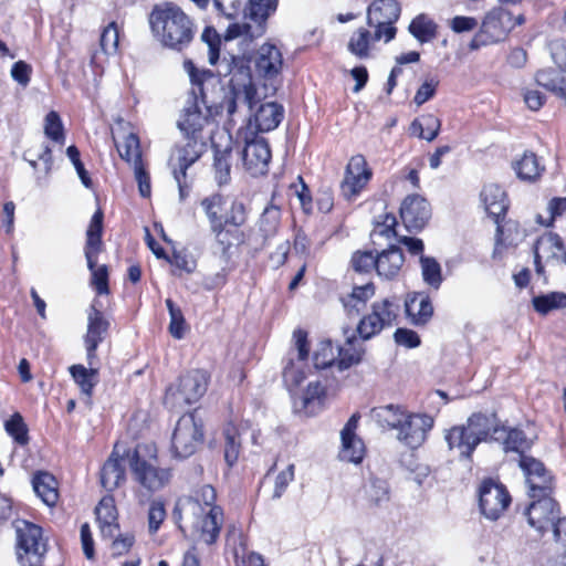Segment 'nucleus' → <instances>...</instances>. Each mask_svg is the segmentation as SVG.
<instances>
[{
  "mask_svg": "<svg viewBox=\"0 0 566 566\" xmlns=\"http://www.w3.org/2000/svg\"><path fill=\"white\" fill-rule=\"evenodd\" d=\"M216 497L211 485H202L193 495L179 499L174 512L184 533L190 531L208 545L216 543L223 523L222 509L214 505Z\"/></svg>",
  "mask_w": 566,
  "mask_h": 566,
  "instance_id": "obj_1",
  "label": "nucleus"
},
{
  "mask_svg": "<svg viewBox=\"0 0 566 566\" xmlns=\"http://www.w3.org/2000/svg\"><path fill=\"white\" fill-rule=\"evenodd\" d=\"M149 24L161 45L176 51L187 48L196 32L192 19L172 2L155 6L149 14Z\"/></svg>",
  "mask_w": 566,
  "mask_h": 566,
  "instance_id": "obj_2",
  "label": "nucleus"
},
{
  "mask_svg": "<svg viewBox=\"0 0 566 566\" xmlns=\"http://www.w3.org/2000/svg\"><path fill=\"white\" fill-rule=\"evenodd\" d=\"M219 74H232L230 80V91L224 95L220 103L221 112H226L229 120H233L239 102L245 103L250 109L258 103V94L250 74V67L245 60L240 56H231V62L226 60L220 65Z\"/></svg>",
  "mask_w": 566,
  "mask_h": 566,
  "instance_id": "obj_3",
  "label": "nucleus"
},
{
  "mask_svg": "<svg viewBox=\"0 0 566 566\" xmlns=\"http://www.w3.org/2000/svg\"><path fill=\"white\" fill-rule=\"evenodd\" d=\"M127 461L133 480L148 492L161 490L171 479L170 470L159 465L154 446L138 444L127 453Z\"/></svg>",
  "mask_w": 566,
  "mask_h": 566,
  "instance_id": "obj_4",
  "label": "nucleus"
},
{
  "mask_svg": "<svg viewBox=\"0 0 566 566\" xmlns=\"http://www.w3.org/2000/svg\"><path fill=\"white\" fill-rule=\"evenodd\" d=\"M189 76L192 88L179 116L177 126L182 136L202 138L201 130L211 115V107L208 105L205 94L207 81L202 78L205 74H198L193 67L190 70Z\"/></svg>",
  "mask_w": 566,
  "mask_h": 566,
  "instance_id": "obj_5",
  "label": "nucleus"
},
{
  "mask_svg": "<svg viewBox=\"0 0 566 566\" xmlns=\"http://www.w3.org/2000/svg\"><path fill=\"white\" fill-rule=\"evenodd\" d=\"M15 532V556L20 566H42L46 553V541L40 526L24 520L13 523Z\"/></svg>",
  "mask_w": 566,
  "mask_h": 566,
  "instance_id": "obj_6",
  "label": "nucleus"
},
{
  "mask_svg": "<svg viewBox=\"0 0 566 566\" xmlns=\"http://www.w3.org/2000/svg\"><path fill=\"white\" fill-rule=\"evenodd\" d=\"M277 0H249L251 23H232L227 28L226 40L241 39V45H248L265 32V20L276 9Z\"/></svg>",
  "mask_w": 566,
  "mask_h": 566,
  "instance_id": "obj_7",
  "label": "nucleus"
},
{
  "mask_svg": "<svg viewBox=\"0 0 566 566\" xmlns=\"http://www.w3.org/2000/svg\"><path fill=\"white\" fill-rule=\"evenodd\" d=\"M202 422L196 415L185 413L179 418L175 427L171 448L176 457L188 458L193 454L202 443Z\"/></svg>",
  "mask_w": 566,
  "mask_h": 566,
  "instance_id": "obj_8",
  "label": "nucleus"
},
{
  "mask_svg": "<svg viewBox=\"0 0 566 566\" xmlns=\"http://www.w3.org/2000/svg\"><path fill=\"white\" fill-rule=\"evenodd\" d=\"M400 7L396 0H376L367 10V23L375 29V39L391 41L396 35L394 23L399 19Z\"/></svg>",
  "mask_w": 566,
  "mask_h": 566,
  "instance_id": "obj_9",
  "label": "nucleus"
},
{
  "mask_svg": "<svg viewBox=\"0 0 566 566\" xmlns=\"http://www.w3.org/2000/svg\"><path fill=\"white\" fill-rule=\"evenodd\" d=\"M397 318V306L390 301L382 300L371 305V311L360 318L357 332L363 340L378 335L384 328L394 325Z\"/></svg>",
  "mask_w": 566,
  "mask_h": 566,
  "instance_id": "obj_10",
  "label": "nucleus"
},
{
  "mask_svg": "<svg viewBox=\"0 0 566 566\" xmlns=\"http://www.w3.org/2000/svg\"><path fill=\"white\" fill-rule=\"evenodd\" d=\"M510 503L511 496L502 484L488 480L480 486V510L486 518L496 521Z\"/></svg>",
  "mask_w": 566,
  "mask_h": 566,
  "instance_id": "obj_11",
  "label": "nucleus"
},
{
  "mask_svg": "<svg viewBox=\"0 0 566 566\" xmlns=\"http://www.w3.org/2000/svg\"><path fill=\"white\" fill-rule=\"evenodd\" d=\"M432 426L433 419L430 416L406 412L397 439L410 448H418L424 442Z\"/></svg>",
  "mask_w": 566,
  "mask_h": 566,
  "instance_id": "obj_12",
  "label": "nucleus"
},
{
  "mask_svg": "<svg viewBox=\"0 0 566 566\" xmlns=\"http://www.w3.org/2000/svg\"><path fill=\"white\" fill-rule=\"evenodd\" d=\"M206 144L202 138L182 136L172 150L169 165L172 171L178 170L186 177L187 169L203 154Z\"/></svg>",
  "mask_w": 566,
  "mask_h": 566,
  "instance_id": "obj_13",
  "label": "nucleus"
},
{
  "mask_svg": "<svg viewBox=\"0 0 566 566\" xmlns=\"http://www.w3.org/2000/svg\"><path fill=\"white\" fill-rule=\"evenodd\" d=\"M294 345L296 349V359L290 358L283 369V379L287 387L298 386L305 378V360L308 356L307 334L302 329L293 333Z\"/></svg>",
  "mask_w": 566,
  "mask_h": 566,
  "instance_id": "obj_14",
  "label": "nucleus"
},
{
  "mask_svg": "<svg viewBox=\"0 0 566 566\" xmlns=\"http://www.w3.org/2000/svg\"><path fill=\"white\" fill-rule=\"evenodd\" d=\"M400 218L409 232L422 230L431 218L429 202L419 195H410L400 206Z\"/></svg>",
  "mask_w": 566,
  "mask_h": 566,
  "instance_id": "obj_15",
  "label": "nucleus"
},
{
  "mask_svg": "<svg viewBox=\"0 0 566 566\" xmlns=\"http://www.w3.org/2000/svg\"><path fill=\"white\" fill-rule=\"evenodd\" d=\"M132 451L115 444L101 470V483L106 491L112 492L126 481L127 453Z\"/></svg>",
  "mask_w": 566,
  "mask_h": 566,
  "instance_id": "obj_16",
  "label": "nucleus"
},
{
  "mask_svg": "<svg viewBox=\"0 0 566 566\" xmlns=\"http://www.w3.org/2000/svg\"><path fill=\"white\" fill-rule=\"evenodd\" d=\"M371 177L370 170L364 156L355 155L350 158L344 180L340 184L342 195L345 199L352 200L367 185Z\"/></svg>",
  "mask_w": 566,
  "mask_h": 566,
  "instance_id": "obj_17",
  "label": "nucleus"
},
{
  "mask_svg": "<svg viewBox=\"0 0 566 566\" xmlns=\"http://www.w3.org/2000/svg\"><path fill=\"white\" fill-rule=\"evenodd\" d=\"M530 525L539 532L551 528L559 514L558 505L551 496L533 499L525 512Z\"/></svg>",
  "mask_w": 566,
  "mask_h": 566,
  "instance_id": "obj_18",
  "label": "nucleus"
},
{
  "mask_svg": "<svg viewBox=\"0 0 566 566\" xmlns=\"http://www.w3.org/2000/svg\"><path fill=\"white\" fill-rule=\"evenodd\" d=\"M565 254V247L560 237L553 232L541 235L534 245V263L537 274L544 273V263L560 260Z\"/></svg>",
  "mask_w": 566,
  "mask_h": 566,
  "instance_id": "obj_19",
  "label": "nucleus"
},
{
  "mask_svg": "<svg viewBox=\"0 0 566 566\" xmlns=\"http://www.w3.org/2000/svg\"><path fill=\"white\" fill-rule=\"evenodd\" d=\"M109 323L103 313L92 304L87 313V332L84 338L87 352L88 365L92 366L93 358L96 357V348L107 334Z\"/></svg>",
  "mask_w": 566,
  "mask_h": 566,
  "instance_id": "obj_20",
  "label": "nucleus"
},
{
  "mask_svg": "<svg viewBox=\"0 0 566 566\" xmlns=\"http://www.w3.org/2000/svg\"><path fill=\"white\" fill-rule=\"evenodd\" d=\"M253 63L255 73L268 80L276 77L283 66L281 51L273 44H263L249 60Z\"/></svg>",
  "mask_w": 566,
  "mask_h": 566,
  "instance_id": "obj_21",
  "label": "nucleus"
},
{
  "mask_svg": "<svg viewBox=\"0 0 566 566\" xmlns=\"http://www.w3.org/2000/svg\"><path fill=\"white\" fill-rule=\"evenodd\" d=\"M270 159L271 150L269 144L263 138L248 142L242 150L243 166L252 176L264 174Z\"/></svg>",
  "mask_w": 566,
  "mask_h": 566,
  "instance_id": "obj_22",
  "label": "nucleus"
},
{
  "mask_svg": "<svg viewBox=\"0 0 566 566\" xmlns=\"http://www.w3.org/2000/svg\"><path fill=\"white\" fill-rule=\"evenodd\" d=\"M483 34H486L492 43L504 40L515 28L513 15L510 11L497 8L493 9L484 18L482 25Z\"/></svg>",
  "mask_w": 566,
  "mask_h": 566,
  "instance_id": "obj_23",
  "label": "nucleus"
},
{
  "mask_svg": "<svg viewBox=\"0 0 566 566\" xmlns=\"http://www.w3.org/2000/svg\"><path fill=\"white\" fill-rule=\"evenodd\" d=\"M209 375L207 371L196 369L187 373L180 378L177 395L179 399L187 403L198 401L207 391Z\"/></svg>",
  "mask_w": 566,
  "mask_h": 566,
  "instance_id": "obj_24",
  "label": "nucleus"
},
{
  "mask_svg": "<svg viewBox=\"0 0 566 566\" xmlns=\"http://www.w3.org/2000/svg\"><path fill=\"white\" fill-rule=\"evenodd\" d=\"M496 238L493 258H502L504 249L514 248L525 239V230L515 220H506L503 223L495 222Z\"/></svg>",
  "mask_w": 566,
  "mask_h": 566,
  "instance_id": "obj_25",
  "label": "nucleus"
},
{
  "mask_svg": "<svg viewBox=\"0 0 566 566\" xmlns=\"http://www.w3.org/2000/svg\"><path fill=\"white\" fill-rule=\"evenodd\" d=\"M201 207L209 220L210 230L214 239L220 244H226L224 241V223L221 211L224 205V199L221 195L214 193L201 200Z\"/></svg>",
  "mask_w": 566,
  "mask_h": 566,
  "instance_id": "obj_26",
  "label": "nucleus"
},
{
  "mask_svg": "<svg viewBox=\"0 0 566 566\" xmlns=\"http://www.w3.org/2000/svg\"><path fill=\"white\" fill-rule=\"evenodd\" d=\"M444 439L450 450H457L459 455L465 459H469L479 446L465 423L447 430Z\"/></svg>",
  "mask_w": 566,
  "mask_h": 566,
  "instance_id": "obj_27",
  "label": "nucleus"
},
{
  "mask_svg": "<svg viewBox=\"0 0 566 566\" xmlns=\"http://www.w3.org/2000/svg\"><path fill=\"white\" fill-rule=\"evenodd\" d=\"M480 197L488 214L499 222L509 207L505 191L496 184H488L483 187Z\"/></svg>",
  "mask_w": 566,
  "mask_h": 566,
  "instance_id": "obj_28",
  "label": "nucleus"
},
{
  "mask_svg": "<svg viewBox=\"0 0 566 566\" xmlns=\"http://www.w3.org/2000/svg\"><path fill=\"white\" fill-rule=\"evenodd\" d=\"M405 262L400 248L390 245L387 250L376 255V271L380 277L391 280L400 272Z\"/></svg>",
  "mask_w": 566,
  "mask_h": 566,
  "instance_id": "obj_29",
  "label": "nucleus"
},
{
  "mask_svg": "<svg viewBox=\"0 0 566 566\" xmlns=\"http://www.w3.org/2000/svg\"><path fill=\"white\" fill-rule=\"evenodd\" d=\"M493 441L501 442L505 452L513 451L521 455L532 446V441L525 433L516 428L507 429L501 426L500 429L494 430Z\"/></svg>",
  "mask_w": 566,
  "mask_h": 566,
  "instance_id": "obj_30",
  "label": "nucleus"
},
{
  "mask_svg": "<svg viewBox=\"0 0 566 566\" xmlns=\"http://www.w3.org/2000/svg\"><path fill=\"white\" fill-rule=\"evenodd\" d=\"M465 426L473 434L476 442L480 444L482 441H488L489 438L493 440L494 430L500 429L501 426L494 413H473L468 418Z\"/></svg>",
  "mask_w": 566,
  "mask_h": 566,
  "instance_id": "obj_31",
  "label": "nucleus"
},
{
  "mask_svg": "<svg viewBox=\"0 0 566 566\" xmlns=\"http://www.w3.org/2000/svg\"><path fill=\"white\" fill-rule=\"evenodd\" d=\"M406 313L415 325H424L432 317L433 306L428 295L415 293L406 301Z\"/></svg>",
  "mask_w": 566,
  "mask_h": 566,
  "instance_id": "obj_32",
  "label": "nucleus"
},
{
  "mask_svg": "<svg viewBox=\"0 0 566 566\" xmlns=\"http://www.w3.org/2000/svg\"><path fill=\"white\" fill-rule=\"evenodd\" d=\"M283 107L274 102L260 105L254 114V124L260 132H270L279 126L283 118Z\"/></svg>",
  "mask_w": 566,
  "mask_h": 566,
  "instance_id": "obj_33",
  "label": "nucleus"
},
{
  "mask_svg": "<svg viewBox=\"0 0 566 566\" xmlns=\"http://www.w3.org/2000/svg\"><path fill=\"white\" fill-rule=\"evenodd\" d=\"M35 494L48 506H54L59 499L57 481L49 472H38L32 479Z\"/></svg>",
  "mask_w": 566,
  "mask_h": 566,
  "instance_id": "obj_34",
  "label": "nucleus"
},
{
  "mask_svg": "<svg viewBox=\"0 0 566 566\" xmlns=\"http://www.w3.org/2000/svg\"><path fill=\"white\" fill-rule=\"evenodd\" d=\"M517 177L525 181L536 180L544 171V166L539 164L534 153L525 151L523 156L513 164Z\"/></svg>",
  "mask_w": 566,
  "mask_h": 566,
  "instance_id": "obj_35",
  "label": "nucleus"
},
{
  "mask_svg": "<svg viewBox=\"0 0 566 566\" xmlns=\"http://www.w3.org/2000/svg\"><path fill=\"white\" fill-rule=\"evenodd\" d=\"M406 412L399 406L387 405L374 408L371 410V418L382 428L398 430Z\"/></svg>",
  "mask_w": 566,
  "mask_h": 566,
  "instance_id": "obj_36",
  "label": "nucleus"
},
{
  "mask_svg": "<svg viewBox=\"0 0 566 566\" xmlns=\"http://www.w3.org/2000/svg\"><path fill=\"white\" fill-rule=\"evenodd\" d=\"M380 39H375V31L365 28L357 29L348 41V51L359 59H367L373 44Z\"/></svg>",
  "mask_w": 566,
  "mask_h": 566,
  "instance_id": "obj_37",
  "label": "nucleus"
},
{
  "mask_svg": "<svg viewBox=\"0 0 566 566\" xmlns=\"http://www.w3.org/2000/svg\"><path fill=\"white\" fill-rule=\"evenodd\" d=\"M214 158H213V171L214 179L219 186H223L231 180V147L226 146L223 149H219L217 145H213Z\"/></svg>",
  "mask_w": 566,
  "mask_h": 566,
  "instance_id": "obj_38",
  "label": "nucleus"
},
{
  "mask_svg": "<svg viewBox=\"0 0 566 566\" xmlns=\"http://www.w3.org/2000/svg\"><path fill=\"white\" fill-rule=\"evenodd\" d=\"M113 139L119 153V156L128 161L133 163L134 166L136 164H142V153L139 147V139L137 135L134 133H129L123 137V142L119 143L116 136V133L113 132Z\"/></svg>",
  "mask_w": 566,
  "mask_h": 566,
  "instance_id": "obj_39",
  "label": "nucleus"
},
{
  "mask_svg": "<svg viewBox=\"0 0 566 566\" xmlns=\"http://www.w3.org/2000/svg\"><path fill=\"white\" fill-rule=\"evenodd\" d=\"M281 223V209L279 206L274 203L268 205L260 219H259V230L262 233L264 240L272 238L277 232V229Z\"/></svg>",
  "mask_w": 566,
  "mask_h": 566,
  "instance_id": "obj_40",
  "label": "nucleus"
},
{
  "mask_svg": "<svg viewBox=\"0 0 566 566\" xmlns=\"http://www.w3.org/2000/svg\"><path fill=\"white\" fill-rule=\"evenodd\" d=\"M375 294L374 284L368 282L364 285L355 286L350 295L343 300L344 307L352 315L353 312L358 314L364 307L366 301Z\"/></svg>",
  "mask_w": 566,
  "mask_h": 566,
  "instance_id": "obj_41",
  "label": "nucleus"
},
{
  "mask_svg": "<svg viewBox=\"0 0 566 566\" xmlns=\"http://www.w3.org/2000/svg\"><path fill=\"white\" fill-rule=\"evenodd\" d=\"M365 349L361 345H358L354 337H348L344 347L338 349V361L337 366L339 370L349 368L353 365L358 364L364 355Z\"/></svg>",
  "mask_w": 566,
  "mask_h": 566,
  "instance_id": "obj_42",
  "label": "nucleus"
},
{
  "mask_svg": "<svg viewBox=\"0 0 566 566\" xmlns=\"http://www.w3.org/2000/svg\"><path fill=\"white\" fill-rule=\"evenodd\" d=\"M409 31L418 41L426 43L436 38L437 24L429 17L420 14L411 21Z\"/></svg>",
  "mask_w": 566,
  "mask_h": 566,
  "instance_id": "obj_43",
  "label": "nucleus"
},
{
  "mask_svg": "<svg viewBox=\"0 0 566 566\" xmlns=\"http://www.w3.org/2000/svg\"><path fill=\"white\" fill-rule=\"evenodd\" d=\"M70 373L74 381L80 386L83 394L91 396L94 386L97 384V369L86 368L83 365H73L70 367Z\"/></svg>",
  "mask_w": 566,
  "mask_h": 566,
  "instance_id": "obj_44",
  "label": "nucleus"
},
{
  "mask_svg": "<svg viewBox=\"0 0 566 566\" xmlns=\"http://www.w3.org/2000/svg\"><path fill=\"white\" fill-rule=\"evenodd\" d=\"M324 398L325 387L318 380L311 381L302 396V408L308 413H314L321 408Z\"/></svg>",
  "mask_w": 566,
  "mask_h": 566,
  "instance_id": "obj_45",
  "label": "nucleus"
},
{
  "mask_svg": "<svg viewBox=\"0 0 566 566\" xmlns=\"http://www.w3.org/2000/svg\"><path fill=\"white\" fill-rule=\"evenodd\" d=\"M366 499L371 505L381 506L389 502L390 493L386 481L380 479H370L365 486Z\"/></svg>",
  "mask_w": 566,
  "mask_h": 566,
  "instance_id": "obj_46",
  "label": "nucleus"
},
{
  "mask_svg": "<svg viewBox=\"0 0 566 566\" xmlns=\"http://www.w3.org/2000/svg\"><path fill=\"white\" fill-rule=\"evenodd\" d=\"M420 264L423 281L438 290L442 283L441 266L438 261L434 258L421 255Z\"/></svg>",
  "mask_w": 566,
  "mask_h": 566,
  "instance_id": "obj_47",
  "label": "nucleus"
},
{
  "mask_svg": "<svg viewBox=\"0 0 566 566\" xmlns=\"http://www.w3.org/2000/svg\"><path fill=\"white\" fill-rule=\"evenodd\" d=\"M533 305L538 313L547 314L553 310L566 307V294L553 292L539 295L533 298Z\"/></svg>",
  "mask_w": 566,
  "mask_h": 566,
  "instance_id": "obj_48",
  "label": "nucleus"
},
{
  "mask_svg": "<svg viewBox=\"0 0 566 566\" xmlns=\"http://www.w3.org/2000/svg\"><path fill=\"white\" fill-rule=\"evenodd\" d=\"M365 453V446L357 436H350L348 439L342 438V460L359 463Z\"/></svg>",
  "mask_w": 566,
  "mask_h": 566,
  "instance_id": "obj_49",
  "label": "nucleus"
},
{
  "mask_svg": "<svg viewBox=\"0 0 566 566\" xmlns=\"http://www.w3.org/2000/svg\"><path fill=\"white\" fill-rule=\"evenodd\" d=\"M247 218H248V213H247L245 205L242 201H239L235 199L231 202V206L229 207V209L226 211V213L223 216L224 229H227V226L240 228L245 223ZM226 237H227V230H224V238ZM224 241H226V244H228V245L230 244L226 239H224Z\"/></svg>",
  "mask_w": 566,
  "mask_h": 566,
  "instance_id": "obj_50",
  "label": "nucleus"
},
{
  "mask_svg": "<svg viewBox=\"0 0 566 566\" xmlns=\"http://www.w3.org/2000/svg\"><path fill=\"white\" fill-rule=\"evenodd\" d=\"M4 429L18 444H28V427L20 413L15 412L14 415H12L11 418L4 422Z\"/></svg>",
  "mask_w": 566,
  "mask_h": 566,
  "instance_id": "obj_51",
  "label": "nucleus"
},
{
  "mask_svg": "<svg viewBox=\"0 0 566 566\" xmlns=\"http://www.w3.org/2000/svg\"><path fill=\"white\" fill-rule=\"evenodd\" d=\"M166 306L170 316L169 332L172 337L180 339L184 337L187 329L184 314L170 298L166 300Z\"/></svg>",
  "mask_w": 566,
  "mask_h": 566,
  "instance_id": "obj_52",
  "label": "nucleus"
},
{
  "mask_svg": "<svg viewBox=\"0 0 566 566\" xmlns=\"http://www.w3.org/2000/svg\"><path fill=\"white\" fill-rule=\"evenodd\" d=\"M530 489V496L536 499L537 496H549L553 489V476L551 473H542L541 476H532L526 481Z\"/></svg>",
  "mask_w": 566,
  "mask_h": 566,
  "instance_id": "obj_53",
  "label": "nucleus"
},
{
  "mask_svg": "<svg viewBox=\"0 0 566 566\" xmlns=\"http://www.w3.org/2000/svg\"><path fill=\"white\" fill-rule=\"evenodd\" d=\"M118 28L115 22H111L102 32L99 45L103 53L111 55L117 52L118 48Z\"/></svg>",
  "mask_w": 566,
  "mask_h": 566,
  "instance_id": "obj_54",
  "label": "nucleus"
},
{
  "mask_svg": "<svg viewBox=\"0 0 566 566\" xmlns=\"http://www.w3.org/2000/svg\"><path fill=\"white\" fill-rule=\"evenodd\" d=\"M239 433L237 429L232 426H229L224 430L226 437V447H224V458L229 465H233V463L238 460L239 450H240V440Z\"/></svg>",
  "mask_w": 566,
  "mask_h": 566,
  "instance_id": "obj_55",
  "label": "nucleus"
},
{
  "mask_svg": "<svg viewBox=\"0 0 566 566\" xmlns=\"http://www.w3.org/2000/svg\"><path fill=\"white\" fill-rule=\"evenodd\" d=\"M44 134L54 142L62 143L64 139L63 125L60 115L52 111L44 119Z\"/></svg>",
  "mask_w": 566,
  "mask_h": 566,
  "instance_id": "obj_56",
  "label": "nucleus"
},
{
  "mask_svg": "<svg viewBox=\"0 0 566 566\" xmlns=\"http://www.w3.org/2000/svg\"><path fill=\"white\" fill-rule=\"evenodd\" d=\"M314 366L316 369H323L332 366L335 361L334 347L331 342H322L314 353Z\"/></svg>",
  "mask_w": 566,
  "mask_h": 566,
  "instance_id": "obj_57",
  "label": "nucleus"
},
{
  "mask_svg": "<svg viewBox=\"0 0 566 566\" xmlns=\"http://www.w3.org/2000/svg\"><path fill=\"white\" fill-rule=\"evenodd\" d=\"M98 523L116 522L117 511L112 496H104L95 509Z\"/></svg>",
  "mask_w": 566,
  "mask_h": 566,
  "instance_id": "obj_58",
  "label": "nucleus"
},
{
  "mask_svg": "<svg viewBox=\"0 0 566 566\" xmlns=\"http://www.w3.org/2000/svg\"><path fill=\"white\" fill-rule=\"evenodd\" d=\"M352 266L357 273H368L376 270V256L368 251H357L352 256Z\"/></svg>",
  "mask_w": 566,
  "mask_h": 566,
  "instance_id": "obj_59",
  "label": "nucleus"
},
{
  "mask_svg": "<svg viewBox=\"0 0 566 566\" xmlns=\"http://www.w3.org/2000/svg\"><path fill=\"white\" fill-rule=\"evenodd\" d=\"M518 465L522 469L526 481L532 476H541L542 473H549L545 465L537 459L530 455H521Z\"/></svg>",
  "mask_w": 566,
  "mask_h": 566,
  "instance_id": "obj_60",
  "label": "nucleus"
},
{
  "mask_svg": "<svg viewBox=\"0 0 566 566\" xmlns=\"http://www.w3.org/2000/svg\"><path fill=\"white\" fill-rule=\"evenodd\" d=\"M294 480V464H289L285 470L281 471L274 482L272 499H280L285 492L289 484Z\"/></svg>",
  "mask_w": 566,
  "mask_h": 566,
  "instance_id": "obj_61",
  "label": "nucleus"
},
{
  "mask_svg": "<svg viewBox=\"0 0 566 566\" xmlns=\"http://www.w3.org/2000/svg\"><path fill=\"white\" fill-rule=\"evenodd\" d=\"M547 210L549 213L548 219L544 220L542 216L538 214L536 221L542 226L549 227L556 217L566 212V198H553L548 202Z\"/></svg>",
  "mask_w": 566,
  "mask_h": 566,
  "instance_id": "obj_62",
  "label": "nucleus"
},
{
  "mask_svg": "<svg viewBox=\"0 0 566 566\" xmlns=\"http://www.w3.org/2000/svg\"><path fill=\"white\" fill-rule=\"evenodd\" d=\"M217 10L228 19H234L240 14L244 0H213Z\"/></svg>",
  "mask_w": 566,
  "mask_h": 566,
  "instance_id": "obj_63",
  "label": "nucleus"
},
{
  "mask_svg": "<svg viewBox=\"0 0 566 566\" xmlns=\"http://www.w3.org/2000/svg\"><path fill=\"white\" fill-rule=\"evenodd\" d=\"M439 81L434 77L427 78L422 85L418 88L413 102L420 106L433 97Z\"/></svg>",
  "mask_w": 566,
  "mask_h": 566,
  "instance_id": "obj_64",
  "label": "nucleus"
}]
</instances>
